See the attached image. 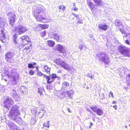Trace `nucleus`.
Masks as SVG:
<instances>
[{"label": "nucleus", "instance_id": "obj_17", "mask_svg": "<svg viewBox=\"0 0 130 130\" xmlns=\"http://www.w3.org/2000/svg\"><path fill=\"white\" fill-rule=\"evenodd\" d=\"M98 28L101 30H103L104 31H106L107 29L108 25H107L105 23L104 24H99Z\"/></svg>", "mask_w": 130, "mask_h": 130}, {"label": "nucleus", "instance_id": "obj_5", "mask_svg": "<svg viewBox=\"0 0 130 130\" xmlns=\"http://www.w3.org/2000/svg\"><path fill=\"white\" fill-rule=\"evenodd\" d=\"M118 51L125 56H130V48L126 47L122 45L119 46L118 48Z\"/></svg>", "mask_w": 130, "mask_h": 130}, {"label": "nucleus", "instance_id": "obj_29", "mask_svg": "<svg viewBox=\"0 0 130 130\" xmlns=\"http://www.w3.org/2000/svg\"><path fill=\"white\" fill-rule=\"evenodd\" d=\"M49 123L50 122L49 121H47L43 124V126L48 128L50 127Z\"/></svg>", "mask_w": 130, "mask_h": 130}, {"label": "nucleus", "instance_id": "obj_64", "mask_svg": "<svg viewBox=\"0 0 130 130\" xmlns=\"http://www.w3.org/2000/svg\"><path fill=\"white\" fill-rule=\"evenodd\" d=\"M128 84L129 85V86H130V83L129 84V83Z\"/></svg>", "mask_w": 130, "mask_h": 130}, {"label": "nucleus", "instance_id": "obj_33", "mask_svg": "<svg viewBox=\"0 0 130 130\" xmlns=\"http://www.w3.org/2000/svg\"><path fill=\"white\" fill-rule=\"evenodd\" d=\"M89 36L90 38H91V40L92 41H94L95 40V39L94 38V36L93 34H89Z\"/></svg>", "mask_w": 130, "mask_h": 130}, {"label": "nucleus", "instance_id": "obj_10", "mask_svg": "<svg viewBox=\"0 0 130 130\" xmlns=\"http://www.w3.org/2000/svg\"><path fill=\"white\" fill-rule=\"evenodd\" d=\"M90 108L92 111L96 113L98 115L101 116L103 113L102 110L99 108H98L96 105H93L90 106Z\"/></svg>", "mask_w": 130, "mask_h": 130}, {"label": "nucleus", "instance_id": "obj_48", "mask_svg": "<svg viewBox=\"0 0 130 130\" xmlns=\"http://www.w3.org/2000/svg\"><path fill=\"white\" fill-rule=\"evenodd\" d=\"M65 76H66L65 74H64L62 75V76L64 79H65L66 78Z\"/></svg>", "mask_w": 130, "mask_h": 130}, {"label": "nucleus", "instance_id": "obj_51", "mask_svg": "<svg viewBox=\"0 0 130 130\" xmlns=\"http://www.w3.org/2000/svg\"><path fill=\"white\" fill-rule=\"evenodd\" d=\"M62 6L61 5H60L59 6V9H62Z\"/></svg>", "mask_w": 130, "mask_h": 130}, {"label": "nucleus", "instance_id": "obj_14", "mask_svg": "<svg viewBox=\"0 0 130 130\" xmlns=\"http://www.w3.org/2000/svg\"><path fill=\"white\" fill-rule=\"evenodd\" d=\"M8 125L11 129L13 130H19L20 127L16 126L15 124L13 123L9 122L8 123Z\"/></svg>", "mask_w": 130, "mask_h": 130}, {"label": "nucleus", "instance_id": "obj_63", "mask_svg": "<svg viewBox=\"0 0 130 130\" xmlns=\"http://www.w3.org/2000/svg\"><path fill=\"white\" fill-rule=\"evenodd\" d=\"M102 94L103 95V96H104V94H103V93H102Z\"/></svg>", "mask_w": 130, "mask_h": 130}, {"label": "nucleus", "instance_id": "obj_46", "mask_svg": "<svg viewBox=\"0 0 130 130\" xmlns=\"http://www.w3.org/2000/svg\"><path fill=\"white\" fill-rule=\"evenodd\" d=\"M110 94L111 95V96L112 97H113V93L111 91H110Z\"/></svg>", "mask_w": 130, "mask_h": 130}, {"label": "nucleus", "instance_id": "obj_47", "mask_svg": "<svg viewBox=\"0 0 130 130\" xmlns=\"http://www.w3.org/2000/svg\"><path fill=\"white\" fill-rule=\"evenodd\" d=\"M22 93H23V94H26L27 93V91H25L24 92V91H22Z\"/></svg>", "mask_w": 130, "mask_h": 130}, {"label": "nucleus", "instance_id": "obj_40", "mask_svg": "<svg viewBox=\"0 0 130 130\" xmlns=\"http://www.w3.org/2000/svg\"><path fill=\"white\" fill-rule=\"evenodd\" d=\"M43 111H44V110H42V112H38V113H39L38 115L40 114V113H41H41H42L41 118H42V117L43 116V114L44 113V112Z\"/></svg>", "mask_w": 130, "mask_h": 130}, {"label": "nucleus", "instance_id": "obj_11", "mask_svg": "<svg viewBox=\"0 0 130 130\" xmlns=\"http://www.w3.org/2000/svg\"><path fill=\"white\" fill-rule=\"evenodd\" d=\"M50 38L55 39L57 41H61L62 39L57 34L54 32H51L50 33L49 35Z\"/></svg>", "mask_w": 130, "mask_h": 130}, {"label": "nucleus", "instance_id": "obj_22", "mask_svg": "<svg viewBox=\"0 0 130 130\" xmlns=\"http://www.w3.org/2000/svg\"><path fill=\"white\" fill-rule=\"evenodd\" d=\"M36 65V63L35 62H31L28 64V67L29 68L34 69L35 67V66Z\"/></svg>", "mask_w": 130, "mask_h": 130}, {"label": "nucleus", "instance_id": "obj_60", "mask_svg": "<svg viewBox=\"0 0 130 130\" xmlns=\"http://www.w3.org/2000/svg\"><path fill=\"white\" fill-rule=\"evenodd\" d=\"M75 6V3H74L73 4V7Z\"/></svg>", "mask_w": 130, "mask_h": 130}, {"label": "nucleus", "instance_id": "obj_35", "mask_svg": "<svg viewBox=\"0 0 130 130\" xmlns=\"http://www.w3.org/2000/svg\"><path fill=\"white\" fill-rule=\"evenodd\" d=\"M34 71L32 70H30L29 72V74L30 75H32L34 74Z\"/></svg>", "mask_w": 130, "mask_h": 130}, {"label": "nucleus", "instance_id": "obj_41", "mask_svg": "<svg viewBox=\"0 0 130 130\" xmlns=\"http://www.w3.org/2000/svg\"><path fill=\"white\" fill-rule=\"evenodd\" d=\"M72 10H74L75 11H77L78 9L77 8H76L75 7H72Z\"/></svg>", "mask_w": 130, "mask_h": 130}, {"label": "nucleus", "instance_id": "obj_23", "mask_svg": "<svg viewBox=\"0 0 130 130\" xmlns=\"http://www.w3.org/2000/svg\"><path fill=\"white\" fill-rule=\"evenodd\" d=\"M11 95L12 96H13L14 98H17L18 97V95L16 91L14 89L12 90V93H11Z\"/></svg>", "mask_w": 130, "mask_h": 130}, {"label": "nucleus", "instance_id": "obj_37", "mask_svg": "<svg viewBox=\"0 0 130 130\" xmlns=\"http://www.w3.org/2000/svg\"><path fill=\"white\" fill-rule=\"evenodd\" d=\"M72 14L74 16L77 18V19H79V16L77 14H75V13H72Z\"/></svg>", "mask_w": 130, "mask_h": 130}, {"label": "nucleus", "instance_id": "obj_44", "mask_svg": "<svg viewBox=\"0 0 130 130\" xmlns=\"http://www.w3.org/2000/svg\"><path fill=\"white\" fill-rule=\"evenodd\" d=\"M127 80H130V75L129 74L128 75V76H127Z\"/></svg>", "mask_w": 130, "mask_h": 130}, {"label": "nucleus", "instance_id": "obj_9", "mask_svg": "<svg viewBox=\"0 0 130 130\" xmlns=\"http://www.w3.org/2000/svg\"><path fill=\"white\" fill-rule=\"evenodd\" d=\"M7 17L10 20L9 21V24L12 27L15 21L16 15L13 12H10L7 14Z\"/></svg>", "mask_w": 130, "mask_h": 130}, {"label": "nucleus", "instance_id": "obj_45", "mask_svg": "<svg viewBox=\"0 0 130 130\" xmlns=\"http://www.w3.org/2000/svg\"><path fill=\"white\" fill-rule=\"evenodd\" d=\"M87 110L91 114L92 113V112L90 110L89 108H88L87 109Z\"/></svg>", "mask_w": 130, "mask_h": 130}, {"label": "nucleus", "instance_id": "obj_7", "mask_svg": "<svg viewBox=\"0 0 130 130\" xmlns=\"http://www.w3.org/2000/svg\"><path fill=\"white\" fill-rule=\"evenodd\" d=\"M43 77L45 78L46 80L47 83L48 84H51L54 82L56 78H59V77L55 73H52L51 74H50L49 76L44 74Z\"/></svg>", "mask_w": 130, "mask_h": 130}, {"label": "nucleus", "instance_id": "obj_2", "mask_svg": "<svg viewBox=\"0 0 130 130\" xmlns=\"http://www.w3.org/2000/svg\"><path fill=\"white\" fill-rule=\"evenodd\" d=\"M19 108L18 105H15L13 106L11 108L8 115L10 119H11L20 125H21L23 121L21 117L18 116L20 114V112L19 110Z\"/></svg>", "mask_w": 130, "mask_h": 130}, {"label": "nucleus", "instance_id": "obj_18", "mask_svg": "<svg viewBox=\"0 0 130 130\" xmlns=\"http://www.w3.org/2000/svg\"><path fill=\"white\" fill-rule=\"evenodd\" d=\"M95 3V6L96 7L102 6L103 4V2L102 0H93Z\"/></svg>", "mask_w": 130, "mask_h": 130}, {"label": "nucleus", "instance_id": "obj_15", "mask_svg": "<svg viewBox=\"0 0 130 130\" xmlns=\"http://www.w3.org/2000/svg\"><path fill=\"white\" fill-rule=\"evenodd\" d=\"M8 77H11L12 78H14L19 79V77L16 71L15 70H12L11 74L8 75Z\"/></svg>", "mask_w": 130, "mask_h": 130}, {"label": "nucleus", "instance_id": "obj_1", "mask_svg": "<svg viewBox=\"0 0 130 130\" xmlns=\"http://www.w3.org/2000/svg\"><path fill=\"white\" fill-rule=\"evenodd\" d=\"M12 31L14 33L12 34V40L13 43L15 44H17L19 43L23 44H27L29 41V37L25 35L22 36L21 38H20L19 39L21 42H19L18 39V35H20L24 34L26 32H27L28 30L26 27L21 25H18L13 27L12 29Z\"/></svg>", "mask_w": 130, "mask_h": 130}, {"label": "nucleus", "instance_id": "obj_30", "mask_svg": "<svg viewBox=\"0 0 130 130\" xmlns=\"http://www.w3.org/2000/svg\"><path fill=\"white\" fill-rule=\"evenodd\" d=\"M94 74L90 73H88L87 75H86L87 76L90 78L91 79H93V77H94Z\"/></svg>", "mask_w": 130, "mask_h": 130}, {"label": "nucleus", "instance_id": "obj_36", "mask_svg": "<svg viewBox=\"0 0 130 130\" xmlns=\"http://www.w3.org/2000/svg\"><path fill=\"white\" fill-rule=\"evenodd\" d=\"M37 74L38 76H42L44 74H43L40 71H37Z\"/></svg>", "mask_w": 130, "mask_h": 130}, {"label": "nucleus", "instance_id": "obj_13", "mask_svg": "<svg viewBox=\"0 0 130 130\" xmlns=\"http://www.w3.org/2000/svg\"><path fill=\"white\" fill-rule=\"evenodd\" d=\"M4 28L0 27V40L3 43H6V40L5 34L4 31Z\"/></svg>", "mask_w": 130, "mask_h": 130}, {"label": "nucleus", "instance_id": "obj_42", "mask_svg": "<svg viewBox=\"0 0 130 130\" xmlns=\"http://www.w3.org/2000/svg\"><path fill=\"white\" fill-rule=\"evenodd\" d=\"M83 23V21L82 20H79L77 22V24L78 23Z\"/></svg>", "mask_w": 130, "mask_h": 130}, {"label": "nucleus", "instance_id": "obj_34", "mask_svg": "<svg viewBox=\"0 0 130 130\" xmlns=\"http://www.w3.org/2000/svg\"><path fill=\"white\" fill-rule=\"evenodd\" d=\"M125 35L124 36H126L127 38H128V40H130V33H125Z\"/></svg>", "mask_w": 130, "mask_h": 130}, {"label": "nucleus", "instance_id": "obj_49", "mask_svg": "<svg viewBox=\"0 0 130 130\" xmlns=\"http://www.w3.org/2000/svg\"><path fill=\"white\" fill-rule=\"evenodd\" d=\"M61 72H62L61 70H59L58 71H57V73H61Z\"/></svg>", "mask_w": 130, "mask_h": 130}, {"label": "nucleus", "instance_id": "obj_12", "mask_svg": "<svg viewBox=\"0 0 130 130\" xmlns=\"http://www.w3.org/2000/svg\"><path fill=\"white\" fill-rule=\"evenodd\" d=\"M55 50L58 51L59 53H63L64 56H66V50L64 49L63 47L61 45L58 44L56 45L55 48Z\"/></svg>", "mask_w": 130, "mask_h": 130}, {"label": "nucleus", "instance_id": "obj_27", "mask_svg": "<svg viewBox=\"0 0 130 130\" xmlns=\"http://www.w3.org/2000/svg\"><path fill=\"white\" fill-rule=\"evenodd\" d=\"M69 84L68 83L66 82H64L62 84V88H65L66 87H69Z\"/></svg>", "mask_w": 130, "mask_h": 130}, {"label": "nucleus", "instance_id": "obj_16", "mask_svg": "<svg viewBox=\"0 0 130 130\" xmlns=\"http://www.w3.org/2000/svg\"><path fill=\"white\" fill-rule=\"evenodd\" d=\"M114 24L115 26L118 27L119 29H121L122 27V21L119 19L116 20L115 21Z\"/></svg>", "mask_w": 130, "mask_h": 130}, {"label": "nucleus", "instance_id": "obj_39", "mask_svg": "<svg viewBox=\"0 0 130 130\" xmlns=\"http://www.w3.org/2000/svg\"><path fill=\"white\" fill-rule=\"evenodd\" d=\"M129 40L128 39L126 40L125 41V43L128 45H130V43Z\"/></svg>", "mask_w": 130, "mask_h": 130}, {"label": "nucleus", "instance_id": "obj_26", "mask_svg": "<svg viewBox=\"0 0 130 130\" xmlns=\"http://www.w3.org/2000/svg\"><path fill=\"white\" fill-rule=\"evenodd\" d=\"M18 79L16 78H12L11 79V85H15L17 84L16 80Z\"/></svg>", "mask_w": 130, "mask_h": 130}, {"label": "nucleus", "instance_id": "obj_57", "mask_svg": "<svg viewBox=\"0 0 130 130\" xmlns=\"http://www.w3.org/2000/svg\"><path fill=\"white\" fill-rule=\"evenodd\" d=\"M92 113H91L93 115V116H96V115L93 112H92Z\"/></svg>", "mask_w": 130, "mask_h": 130}, {"label": "nucleus", "instance_id": "obj_4", "mask_svg": "<svg viewBox=\"0 0 130 130\" xmlns=\"http://www.w3.org/2000/svg\"><path fill=\"white\" fill-rule=\"evenodd\" d=\"M34 15L38 21L42 22L45 19V13L41 7H38L36 8L34 10Z\"/></svg>", "mask_w": 130, "mask_h": 130}, {"label": "nucleus", "instance_id": "obj_21", "mask_svg": "<svg viewBox=\"0 0 130 130\" xmlns=\"http://www.w3.org/2000/svg\"><path fill=\"white\" fill-rule=\"evenodd\" d=\"M66 93H67L68 96L71 99L72 98V96L74 93V90H72L66 91Z\"/></svg>", "mask_w": 130, "mask_h": 130}, {"label": "nucleus", "instance_id": "obj_56", "mask_svg": "<svg viewBox=\"0 0 130 130\" xmlns=\"http://www.w3.org/2000/svg\"><path fill=\"white\" fill-rule=\"evenodd\" d=\"M90 126H93V123H92V122H90Z\"/></svg>", "mask_w": 130, "mask_h": 130}, {"label": "nucleus", "instance_id": "obj_31", "mask_svg": "<svg viewBox=\"0 0 130 130\" xmlns=\"http://www.w3.org/2000/svg\"><path fill=\"white\" fill-rule=\"evenodd\" d=\"M41 27L43 29H45L48 27V26L47 24L42 25H41Z\"/></svg>", "mask_w": 130, "mask_h": 130}, {"label": "nucleus", "instance_id": "obj_25", "mask_svg": "<svg viewBox=\"0 0 130 130\" xmlns=\"http://www.w3.org/2000/svg\"><path fill=\"white\" fill-rule=\"evenodd\" d=\"M44 68L46 72L48 74L50 73L51 69L47 65H45Z\"/></svg>", "mask_w": 130, "mask_h": 130}, {"label": "nucleus", "instance_id": "obj_8", "mask_svg": "<svg viewBox=\"0 0 130 130\" xmlns=\"http://www.w3.org/2000/svg\"><path fill=\"white\" fill-rule=\"evenodd\" d=\"M13 103V101L9 97H7L4 102L3 103L1 104V105L9 110Z\"/></svg>", "mask_w": 130, "mask_h": 130}, {"label": "nucleus", "instance_id": "obj_54", "mask_svg": "<svg viewBox=\"0 0 130 130\" xmlns=\"http://www.w3.org/2000/svg\"><path fill=\"white\" fill-rule=\"evenodd\" d=\"M116 101H113L112 102V103L113 104H115L116 103Z\"/></svg>", "mask_w": 130, "mask_h": 130}, {"label": "nucleus", "instance_id": "obj_24", "mask_svg": "<svg viewBox=\"0 0 130 130\" xmlns=\"http://www.w3.org/2000/svg\"><path fill=\"white\" fill-rule=\"evenodd\" d=\"M80 43L79 45V49L82 50L84 47H85V43L82 41Z\"/></svg>", "mask_w": 130, "mask_h": 130}, {"label": "nucleus", "instance_id": "obj_32", "mask_svg": "<svg viewBox=\"0 0 130 130\" xmlns=\"http://www.w3.org/2000/svg\"><path fill=\"white\" fill-rule=\"evenodd\" d=\"M32 113L34 115H37L38 113V112L37 111L35 110L32 109L31 110Z\"/></svg>", "mask_w": 130, "mask_h": 130}, {"label": "nucleus", "instance_id": "obj_43", "mask_svg": "<svg viewBox=\"0 0 130 130\" xmlns=\"http://www.w3.org/2000/svg\"><path fill=\"white\" fill-rule=\"evenodd\" d=\"M112 107L113 108H114L115 110H117V105L113 106Z\"/></svg>", "mask_w": 130, "mask_h": 130}, {"label": "nucleus", "instance_id": "obj_38", "mask_svg": "<svg viewBox=\"0 0 130 130\" xmlns=\"http://www.w3.org/2000/svg\"><path fill=\"white\" fill-rule=\"evenodd\" d=\"M38 92L40 93L41 95L42 94V90L40 88L38 89Z\"/></svg>", "mask_w": 130, "mask_h": 130}, {"label": "nucleus", "instance_id": "obj_62", "mask_svg": "<svg viewBox=\"0 0 130 130\" xmlns=\"http://www.w3.org/2000/svg\"><path fill=\"white\" fill-rule=\"evenodd\" d=\"M33 120L34 121V119H32L31 120V121H32V120Z\"/></svg>", "mask_w": 130, "mask_h": 130}, {"label": "nucleus", "instance_id": "obj_59", "mask_svg": "<svg viewBox=\"0 0 130 130\" xmlns=\"http://www.w3.org/2000/svg\"><path fill=\"white\" fill-rule=\"evenodd\" d=\"M4 79L6 82H7V80L6 79L4 78Z\"/></svg>", "mask_w": 130, "mask_h": 130}, {"label": "nucleus", "instance_id": "obj_19", "mask_svg": "<svg viewBox=\"0 0 130 130\" xmlns=\"http://www.w3.org/2000/svg\"><path fill=\"white\" fill-rule=\"evenodd\" d=\"M87 3L92 11L93 9L95 8L94 5L93 3L90 1L87 0Z\"/></svg>", "mask_w": 130, "mask_h": 130}, {"label": "nucleus", "instance_id": "obj_28", "mask_svg": "<svg viewBox=\"0 0 130 130\" xmlns=\"http://www.w3.org/2000/svg\"><path fill=\"white\" fill-rule=\"evenodd\" d=\"M47 43L48 45L51 47L53 46L55 44V42L53 41L48 40L47 41Z\"/></svg>", "mask_w": 130, "mask_h": 130}, {"label": "nucleus", "instance_id": "obj_20", "mask_svg": "<svg viewBox=\"0 0 130 130\" xmlns=\"http://www.w3.org/2000/svg\"><path fill=\"white\" fill-rule=\"evenodd\" d=\"M13 55V53L11 52H8L6 54L5 59L7 60H8L9 59H10L12 58Z\"/></svg>", "mask_w": 130, "mask_h": 130}, {"label": "nucleus", "instance_id": "obj_53", "mask_svg": "<svg viewBox=\"0 0 130 130\" xmlns=\"http://www.w3.org/2000/svg\"><path fill=\"white\" fill-rule=\"evenodd\" d=\"M43 35H45L46 33V32L45 31H44L43 32Z\"/></svg>", "mask_w": 130, "mask_h": 130}, {"label": "nucleus", "instance_id": "obj_55", "mask_svg": "<svg viewBox=\"0 0 130 130\" xmlns=\"http://www.w3.org/2000/svg\"><path fill=\"white\" fill-rule=\"evenodd\" d=\"M25 49H29V47L28 46H27V47H25V48H24Z\"/></svg>", "mask_w": 130, "mask_h": 130}, {"label": "nucleus", "instance_id": "obj_3", "mask_svg": "<svg viewBox=\"0 0 130 130\" xmlns=\"http://www.w3.org/2000/svg\"><path fill=\"white\" fill-rule=\"evenodd\" d=\"M96 57L105 65H108L110 62L109 56L105 52H101L98 53L96 55Z\"/></svg>", "mask_w": 130, "mask_h": 130}, {"label": "nucleus", "instance_id": "obj_52", "mask_svg": "<svg viewBox=\"0 0 130 130\" xmlns=\"http://www.w3.org/2000/svg\"><path fill=\"white\" fill-rule=\"evenodd\" d=\"M67 109H68V112H70V113H71V110H70V109H69V108H68Z\"/></svg>", "mask_w": 130, "mask_h": 130}, {"label": "nucleus", "instance_id": "obj_58", "mask_svg": "<svg viewBox=\"0 0 130 130\" xmlns=\"http://www.w3.org/2000/svg\"><path fill=\"white\" fill-rule=\"evenodd\" d=\"M36 69L37 70V71H39L38 70V66H37L36 67Z\"/></svg>", "mask_w": 130, "mask_h": 130}, {"label": "nucleus", "instance_id": "obj_50", "mask_svg": "<svg viewBox=\"0 0 130 130\" xmlns=\"http://www.w3.org/2000/svg\"><path fill=\"white\" fill-rule=\"evenodd\" d=\"M65 6H63L62 7V10L64 11V10L65 9Z\"/></svg>", "mask_w": 130, "mask_h": 130}, {"label": "nucleus", "instance_id": "obj_6", "mask_svg": "<svg viewBox=\"0 0 130 130\" xmlns=\"http://www.w3.org/2000/svg\"><path fill=\"white\" fill-rule=\"evenodd\" d=\"M55 63L58 66L63 68L69 71L71 69L69 64L60 58L57 59L55 60Z\"/></svg>", "mask_w": 130, "mask_h": 130}, {"label": "nucleus", "instance_id": "obj_61", "mask_svg": "<svg viewBox=\"0 0 130 130\" xmlns=\"http://www.w3.org/2000/svg\"><path fill=\"white\" fill-rule=\"evenodd\" d=\"M125 127L126 128H127V126H126V125H125Z\"/></svg>", "mask_w": 130, "mask_h": 130}]
</instances>
